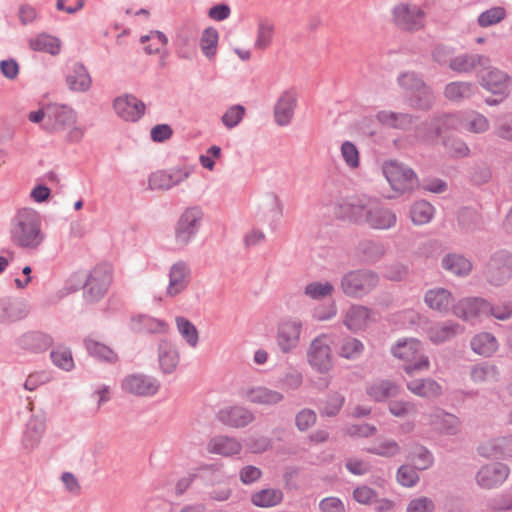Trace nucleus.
I'll use <instances>...</instances> for the list:
<instances>
[{"label": "nucleus", "mask_w": 512, "mask_h": 512, "mask_svg": "<svg viewBox=\"0 0 512 512\" xmlns=\"http://www.w3.org/2000/svg\"><path fill=\"white\" fill-rule=\"evenodd\" d=\"M29 46L33 51L56 56L60 53L61 41L50 34L40 33L29 40Z\"/></svg>", "instance_id": "43"}, {"label": "nucleus", "mask_w": 512, "mask_h": 512, "mask_svg": "<svg viewBox=\"0 0 512 512\" xmlns=\"http://www.w3.org/2000/svg\"><path fill=\"white\" fill-rule=\"evenodd\" d=\"M471 349L478 355L489 357L498 349L496 337L488 332H482L475 335L470 342Z\"/></svg>", "instance_id": "44"}, {"label": "nucleus", "mask_w": 512, "mask_h": 512, "mask_svg": "<svg viewBox=\"0 0 512 512\" xmlns=\"http://www.w3.org/2000/svg\"><path fill=\"white\" fill-rule=\"evenodd\" d=\"M434 510L435 503L427 496H418L411 499L406 507V512H433Z\"/></svg>", "instance_id": "64"}, {"label": "nucleus", "mask_w": 512, "mask_h": 512, "mask_svg": "<svg viewBox=\"0 0 512 512\" xmlns=\"http://www.w3.org/2000/svg\"><path fill=\"white\" fill-rule=\"evenodd\" d=\"M175 323L181 337L190 347L195 348L199 342V333L196 326L183 316H177Z\"/></svg>", "instance_id": "52"}, {"label": "nucleus", "mask_w": 512, "mask_h": 512, "mask_svg": "<svg viewBox=\"0 0 512 512\" xmlns=\"http://www.w3.org/2000/svg\"><path fill=\"white\" fill-rule=\"evenodd\" d=\"M373 321H375L374 311L359 304L351 305L344 318L345 326L353 332L365 329Z\"/></svg>", "instance_id": "28"}, {"label": "nucleus", "mask_w": 512, "mask_h": 512, "mask_svg": "<svg viewBox=\"0 0 512 512\" xmlns=\"http://www.w3.org/2000/svg\"><path fill=\"white\" fill-rule=\"evenodd\" d=\"M177 348L167 340H161L158 345V361L164 374H171L179 364Z\"/></svg>", "instance_id": "37"}, {"label": "nucleus", "mask_w": 512, "mask_h": 512, "mask_svg": "<svg viewBox=\"0 0 512 512\" xmlns=\"http://www.w3.org/2000/svg\"><path fill=\"white\" fill-rule=\"evenodd\" d=\"M50 358L55 366L67 372L71 371L75 366L72 352L65 346L53 348L50 352Z\"/></svg>", "instance_id": "54"}, {"label": "nucleus", "mask_w": 512, "mask_h": 512, "mask_svg": "<svg viewBox=\"0 0 512 512\" xmlns=\"http://www.w3.org/2000/svg\"><path fill=\"white\" fill-rule=\"evenodd\" d=\"M490 126L489 120L483 114L470 111L463 114L462 117V129L475 133L482 134L488 131Z\"/></svg>", "instance_id": "48"}, {"label": "nucleus", "mask_w": 512, "mask_h": 512, "mask_svg": "<svg viewBox=\"0 0 512 512\" xmlns=\"http://www.w3.org/2000/svg\"><path fill=\"white\" fill-rule=\"evenodd\" d=\"M490 446L494 456L512 458V435L495 438L490 442Z\"/></svg>", "instance_id": "63"}, {"label": "nucleus", "mask_w": 512, "mask_h": 512, "mask_svg": "<svg viewBox=\"0 0 512 512\" xmlns=\"http://www.w3.org/2000/svg\"><path fill=\"white\" fill-rule=\"evenodd\" d=\"M464 327L453 320L433 323L426 329L428 339L434 344H442L451 341L462 334Z\"/></svg>", "instance_id": "23"}, {"label": "nucleus", "mask_w": 512, "mask_h": 512, "mask_svg": "<svg viewBox=\"0 0 512 512\" xmlns=\"http://www.w3.org/2000/svg\"><path fill=\"white\" fill-rule=\"evenodd\" d=\"M397 481L403 487H414L419 482L417 469L409 465H401L397 470Z\"/></svg>", "instance_id": "60"}, {"label": "nucleus", "mask_w": 512, "mask_h": 512, "mask_svg": "<svg viewBox=\"0 0 512 512\" xmlns=\"http://www.w3.org/2000/svg\"><path fill=\"white\" fill-rule=\"evenodd\" d=\"M192 173L190 167H177L154 172L149 177V186L153 190H169L184 182Z\"/></svg>", "instance_id": "16"}, {"label": "nucleus", "mask_w": 512, "mask_h": 512, "mask_svg": "<svg viewBox=\"0 0 512 512\" xmlns=\"http://www.w3.org/2000/svg\"><path fill=\"white\" fill-rule=\"evenodd\" d=\"M396 25L404 30H419L424 26L425 13L417 5L400 4L393 9Z\"/></svg>", "instance_id": "18"}, {"label": "nucleus", "mask_w": 512, "mask_h": 512, "mask_svg": "<svg viewBox=\"0 0 512 512\" xmlns=\"http://www.w3.org/2000/svg\"><path fill=\"white\" fill-rule=\"evenodd\" d=\"M375 117L381 125L399 130H407L413 122L411 114L388 110L377 112Z\"/></svg>", "instance_id": "40"}, {"label": "nucleus", "mask_w": 512, "mask_h": 512, "mask_svg": "<svg viewBox=\"0 0 512 512\" xmlns=\"http://www.w3.org/2000/svg\"><path fill=\"white\" fill-rule=\"evenodd\" d=\"M245 108L240 104L229 107L223 114L221 120L227 129L235 128L243 119Z\"/></svg>", "instance_id": "61"}, {"label": "nucleus", "mask_w": 512, "mask_h": 512, "mask_svg": "<svg viewBox=\"0 0 512 512\" xmlns=\"http://www.w3.org/2000/svg\"><path fill=\"white\" fill-rule=\"evenodd\" d=\"M435 102L433 90L430 86L426 85L413 93L410 98V105L413 108L420 110H429Z\"/></svg>", "instance_id": "56"}, {"label": "nucleus", "mask_w": 512, "mask_h": 512, "mask_svg": "<svg viewBox=\"0 0 512 512\" xmlns=\"http://www.w3.org/2000/svg\"><path fill=\"white\" fill-rule=\"evenodd\" d=\"M297 107V93L294 89L283 91L274 105V120L280 127L288 126Z\"/></svg>", "instance_id": "20"}, {"label": "nucleus", "mask_w": 512, "mask_h": 512, "mask_svg": "<svg viewBox=\"0 0 512 512\" xmlns=\"http://www.w3.org/2000/svg\"><path fill=\"white\" fill-rule=\"evenodd\" d=\"M116 114L125 121L136 122L145 113V104L135 96L125 95L114 100Z\"/></svg>", "instance_id": "25"}, {"label": "nucleus", "mask_w": 512, "mask_h": 512, "mask_svg": "<svg viewBox=\"0 0 512 512\" xmlns=\"http://www.w3.org/2000/svg\"><path fill=\"white\" fill-rule=\"evenodd\" d=\"M29 314L27 303L19 298H0V323H13Z\"/></svg>", "instance_id": "26"}, {"label": "nucleus", "mask_w": 512, "mask_h": 512, "mask_svg": "<svg viewBox=\"0 0 512 512\" xmlns=\"http://www.w3.org/2000/svg\"><path fill=\"white\" fill-rule=\"evenodd\" d=\"M131 329L138 333L166 334L169 331V325L164 320L139 314L131 318Z\"/></svg>", "instance_id": "33"}, {"label": "nucleus", "mask_w": 512, "mask_h": 512, "mask_svg": "<svg viewBox=\"0 0 512 512\" xmlns=\"http://www.w3.org/2000/svg\"><path fill=\"white\" fill-rule=\"evenodd\" d=\"M9 239L17 248L38 251L46 240L41 215L32 208L17 210L10 220Z\"/></svg>", "instance_id": "2"}, {"label": "nucleus", "mask_w": 512, "mask_h": 512, "mask_svg": "<svg viewBox=\"0 0 512 512\" xmlns=\"http://www.w3.org/2000/svg\"><path fill=\"white\" fill-rule=\"evenodd\" d=\"M121 388L126 393L148 397L158 392L160 383L152 376L136 373L127 375L122 380Z\"/></svg>", "instance_id": "15"}, {"label": "nucleus", "mask_w": 512, "mask_h": 512, "mask_svg": "<svg viewBox=\"0 0 512 512\" xmlns=\"http://www.w3.org/2000/svg\"><path fill=\"white\" fill-rule=\"evenodd\" d=\"M219 32L214 27H207L202 31L199 46L203 55L212 61L218 52Z\"/></svg>", "instance_id": "45"}, {"label": "nucleus", "mask_w": 512, "mask_h": 512, "mask_svg": "<svg viewBox=\"0 0 512 512\" xmlns=\"http://www.w3.org/2000/svg\"><path fill=\"white\" fill-rule=\"evenodd\" d=\"M463 114H442L422 123L416 130V135L423 142H434L443 130L462 129Z\"/></svg>", "instance_id": "10"}, {"label": "nucleus", "mask_w": 512, "mask_h": 512, "mask_svg": "<svg viewBox=\"0 0 512 512\" xmlns=\"http://www.w3.org/2000/svg\"><path fill=\"white\" fill-rule=\"evenodd\" d=\"M383 174L391 188L398 193L411 192L418 186L416 173L410 167L396 160L384 163Z\"/></svg>", "instance_id": "9"}, {"label": "nucleus", "mask_w": 512, "mask_h": 512, "mask_svg": "<svg viewBox=\"0 0 512 512\" xmlns=\"http://www.w3.org/2000/svg\"><path fill=\"white\" fill-rule=\"evenodd\" d=\"M204 220L200 206L187 207L179 216L174 227V244L178 249L186 248L196 238Z\"/></svg>", "instance_id": "5"}, {"label": "nucleus", "mask_w": 512, "mask_h": 512, "mask_svg": "<svg viewBox=\"0 0 512 512\" xmlns=\"http://www.w3.org/2000/svg\"><path fill=\"white\" fill-rule=\"evenodd\" d=\"M68 88L73 92H87L92 85V78L87 68L80 62L74 63L65 77Z\"/></svg>", "instance_id": "32"}, {"label": "nucleus", "mask_w": 512, "mask_h": 512, "mask_svg": "<svg viewBox=\"0 0 512 512\" xmlns=\"http://www.w3.org/2000/svg\"><path fill=\"white\" fill-rule=\"evenodd\" d=\"M407 389L424 399H435L442 395V386L432 378H418L407 382Z\"/></svg>", "instance_id": "35"}, {"label": "nucleus", "mask_w": 512, "mask_h": 512, "mask_svg": "<svg viewBox=\"0 0 512 512\" xmlns=\"http://www.w3.org/2000/svg\"><path fill=\"white\" fill-rule=\"evenodd\" d=\"M332 344V335L323 333L315 337L307 349V361L319 374H326L333 368Z\"/></svg>", "instance_id": "7"}, {"label": "nucleus", "mask_w": 512, "mask_h": 512, "mask_svg": "<svg viewBox=\"0 0 512 512\" xmlns=\"http://www.w3.org/2000/svg\"><path fill=\"white\" fill-rule=\"evenodd\" d=\"M367 395L375 402H384L400 393V386L388 379H377L366 387Z\"/></svg>", "instance_id": "34"}, {"label": "nucleus", "mask_w": 512, "mask_h": 512, "mask_svg": "<svg viewBox=\"0 0 512 512\" xmlns=\"http://www.w3.org/2000/svg\"><path fill=\"white\" fill-rule=\"evenodd\" d=\"M478 92L477 84L470 81H452L444 87V97L452 103L460 104L470 100Z\"/></svg>", "instance_id": "31"}, {"label": "nucleus", "mask_w": 512, "mask_h": 512, "mask_svg": "<svg viewBox=\"0 0 512 512\" xmlns=\"http://www.w3.org/2000/svg\"><path fill=\"white\" fill-rule=\"evenodd\" d=\"M334 209L338 218L365 224L374 230H388L397 223L395 211L374 200L341 199L335 203Z\"/></svg>", "instance_id": "1"}, {"label": "nucleus", "mask_w": 512, "mask_h": 512, "mask_svg": "<svg viewBox=\"0 0 512 512\" xmlns=\"http://www.w3.org/2000/svg\"><path fill=\"white\" fill-rule=\"evenodd\" d=\"M490 303L480 297H467L459 300L453 306V314L470 323L486 317L489 314Z\"/></svg>", "instance_id": "13"}, {"label": "nucleus", "mask_w": 512, "mask_h": 512, "mask_svg": "<svg viewBox=\"0 0 512 512\" xmlns=\"http://www.w3.org/2000/svg\"><path fill=\"white\" fill-rule=\"evenodd\" d=\"M397 82L402 89L411 94L426 86L423 78L414 71L400 73Z\"/></svg>", "instance_id": "57"}, {"label": "nucleus", "mask_w": 512, "mask_h": 512, "mask_svg": "<svg viewBox=\"0 0 512 512\" xmlns=\"http://www.w3.org/2000/svg\"><path fill=\"white\" fill-rule=\"evenodd\" d=\"M191 270L184 261L175 262L169 270V283L166 294L169 297H175L182 293L189 285Z\"/></svg>", "instance_id": "24"}, {"label": "nucleus", "mask_w": 512, "mask_h": 512, "mask_svg": "<svg viewBox=\"0 0 512 512\" xmlns=\"http://www.w3.org/2000/svg\"><path fill=\"white\" fill-rule=\"evenodd\" d=\"M477 79L482 88L491 92L493 95H502L508 97L511 87V77L504 71L491 66L480 68L477 71Z\"/></svg>", "instance_id": "11"}, {"label": "nucleus", "mask_w": 512, "mask_h": 512, "mask_svg": "<svg viewBox=\"0 0 512 512\" xmlns=\"http://www.w3.org/2000/svg\"><path fill=\"white\" fill-rule=\"evenodd\" d=\"M274 25L268 20H260L257 25L254 48L264 51L272 44Z\"/></svg>", "instance_id": "51"}, {"label": "nucleus", "mask_w": 512, "mask_h": 512, "mask_svg": "<svg viewBox=\"0 0 512 512\" xmlns=\"http://www.w3.org/2000/svg\"><path fill=\"white\" fill-rule=\"evenodd\" d=\"M434 216V207L425 200L415 202L410 208V218L415 225L429 223Z\"/></svg>", "instance_id": "50"}, {"label": "nucleus", "mask_w": 512, "mask_h": 512, "mask_svg": "<svg viewBox=\"0 0 512 512\" xmlns=\"http://www.w3.org/2000/svg\"><path fill=\"white\" fill-rule=\"evenodd\" d=\"M483 277L494 286H501L512 277V253L498 250L491 254L483 271Z\"/></svg>", "instance_id": "8"}, {"label": "nucleus", "mask_w": 512, "mask_h": 512, "mask_svg": "<svg viewBox=\"0 0 512 512\" xmlns=\"http://www.w3.org/2000/svg\"><path fill=\"white\" fill-rule=\"evenodd\" d=\"M422 344L417 339L398 341L392 348L394 357L406 362L404 371L411 375L417 371L428 370L430 367L429 358L423 353Z\"/></svg>", "instance_id": "6"}, {"label": "nucleus", "mask_w": 512, "mask_h": 512, "mask_svg": "<svg viewBox=\"0 0 512 512\" xmlns=\"http://www.w3.org/2000/svg\"><path fill=\"white\" fill-rule=\"evenodd\" d=\"M429 423L445 435H457L461 430L460 419L456 415L440 408H436L429 415Z\"/></svg>", "instance_id": "30"}, {"label": "nucleus", "mask_w": 512, "mask_h": 512, "mask_svg": "<svg viewBox=\"0 0 512 512\" xmlns=\"http://www.w3.org/2000/svg\"><path fill=\"white\" fill-rule=\"evenodd\" d=\"M510 468L500 462L482 466L476 474V483L484 489H493L501 486L508 478Z\"/></svg>", "instance_id": "17"}, {"label": "nucleus", "mask_w": 512, "mask_h": 512, "mask_svg": "<svg viewBox=\"0 0 512 512\" xmlns=\"http://www.w3.org/2000/svg\"><path fill=\"white\" fill-rule=\"evenodd\" d=\"M74 280H77V283L67 286V292L71 293L83 288L85 300L95 303L106 294L112 282V273L108 266L98 265L86 277L85 282L84 277L77 273L70 278L68 285Z\"/></svg>", "instance_id": "3"}, {"label": "nucleus", "mask_w": 512, "mask_h": 512, "mask_svg": "<svg viewBox=\"0 0 512 512\" xmlns=\"http://www.w3.org/2000/svg\"><path fill=\"white\" fill-rule=\"evenodd\" d=\"M424 302L430 309L441 314L453 311V306L455 305L452 293L443 287L427 290L424 295Z\"/></svg>", "instance_id": "29"}, {"label": "nucleus", "mask_w": 512, "mask_h": 512, "mask_svg": "<svg viewBox=\"0 0 512 512\" xmlns=\"http://www.w3.org/2000/svg\"><path fill=\"white\" fill-rule=\"evenodd\" d=\"M494 134L506 141L512 142V115L500 116L494 123Z\"/></svg>", "instance_id": "62"}, {"label": "nucleus", "mask_w": 512, "mask_h": 512, "mask_svg": "<svg viewBox=\"0 0 512 512\" xmlns=\"http://www.w3.org/2000/svg\"><path fill=\"white\" fill-rule=\"evenodd\" d=\"M244 398L258 405L272 406L280 403L284 399V395L276 390L265 386H257L244 391Z\"/></svg>", "instance_id": "36"}, {"label": "nucleus", "mask_w": 512, "mask_h": 512, "mask_svg": "<svg viewBox=\"0 0 512 512\" xmlns=\"http://www.w3.org/2000/svg\"><path fill=\"white\" fill-rule=\"evenodd\" d=\"M345 398L339 393H333L328 398L322 402L320 406V413L324 416L332 417L339 413Z\"/></svg>", "instance_id": "59"}, {"label": "nucleus", "mask_w": 512, "mask_h": 512, "mask_svg": "<svg viewBox=\"0 0 512 512\" xmlns=\"http://www.w3.org/2000/svg\"><path fill=\"white\" fill-rule=\"evenodd\" d=\"M334 286L330 282H311L306 285L304 294L313 300H321L330 296Z\"/></svg>", "instance_id": "58"}, {"label": "nucleus", "mask_w": 512, "mask_h": 512, "mask_svg": "<svg viewBox=\"0 0 512 512\" xmlns=\"http://www.w3.org/2000/svg\"><path fill=\"white\" fill-rule=\"evenodd\" d=\"M408 458L413 462V467L420 471L430 468L434 463L433 454L422 445L415 446Z\"/></svg>", "instance_id": "53"}, {"label": "nucleus", "mask_w": 512, "mask_h": 512, "mask_svg": "<svg viewBox=\"0 0 512 512\" xmlns=\"http://www.w3.org/2000/svg\"><path fill=\"white\" fill-rule=\"evenodd\" d=\"M401 447L394 439L379 440L374 446L367 448V452L381 457L392 458L398 455Z\"/></svg>", "instance_id": "55"}, {"label": "nucleus", "mask_w": 512, "mask_h": 512, "mask_svg": "<svg viewBox=\"0 0 512 512\" xmlns=\"http://www.w3.org/2000/svg\"><path fill=\"white\" fill-rule=\"evenodd\" d=\"M488 62H490V58L482 54H455L451 63V71L457 74H477L480 68L488 67Z\"/></svg>", "instance_id": "21"}, {"label": "nucleus", "mask_w": 512, "mask_h": 512, "mask_svg": "<svg viewBox=\"0 0 512 512\" xmlns=\"http://www.w3.org/2000/svg\"><path fill=\"white\" fill-rule=\"evenodd\" d=\"M218 420L230 427L242 428L255 419L253 412L242 406H231L219 410L217 414Z\"/></svg>", "instance_id": "27"}, {"label": "nucleus", "mask_w": 512, "mask_h": 512, "mask_svg": "<svg viewBox=\"0 0 512 512\" xmlns=\"http://www.w3.org/2000/svg\"><path fill=\"white\" fill-rule=\"evenodd\" d=\"M336 347L338 355L347 360H356L364 352V344L352 336L341 338Z\"/></svg>", "instance_id": "46"}, {"label": "nucleus", "mask_w": 512, "mask_h": 512, "mask_svg": "<svg viewBox=\"0 0 512 512\" xmlns=\"http://www.w3.org/2000/svg\"><path fill=\"white\" fill-rule=\"evenodd\" d=\"M380 282L379 275L369 269L351 270L340 280L342 292L350 298L361 299L370 294Z\"/></svg>", "instance_id": "4"}, {"label": "nucleus", "mask_w": 512, "mask_h": 512, "mask_svg": "<svg viewBox=\"0 0 512 512\" xmlns=\"http://www.w3.org/2000/svg\"><path fill=\"white\" fill-rule=\"evenodd\" d=\"M442 268L458 277L468 276L472 270V263L462 254L448 253L441 260Z\"/></svg>", "instance_id": "39"}, {"label": "nucleus", "mask_w": 512, "mask_h": 512, "mask_svg": "<svg viewBox=\"0 0 512 512\" xmlns=\"http://www.w3.org/2000/svg\"><path fill=\"white\" fill-rule=\"evenodd\" d=\"M77 114L65 104L47 105V125L54 130H63L76 123Z\"/></svg>", "instance_id": "22"}, {"label": "nucleus", "mask_w": 512, "mask_h": 512, "mask_svg": "<svg viewBox=\"0 0 512 512\" xmlns=\"http://www.w3.org/2000/svg\"><path fill=\"white\" fill-rule=\"evenodd\" d=\"M54 343L53 337L45 332L32 330L18 336L14 345L28 354H40L47 351Z\"/></svg>", "instance_id": "14"}, {"label": "nucleus", "mask_w": 512, "mask_h": 512, "mask_svg": "<svg viewBox=\"0 0 512 512\" xmlns=\"http://www.w3.org/2000/svg\"><path fill=\"white\" fill-rule=\"evenodd\" d=\"M303 323L297 318L283 319L277 327L276 342L282 353L293 352L300 343Z\"/></svg>", "instance_id": "12"}, {"label": "nucleus", "mask_w": 512, "mask_h": 512, "mask_svg": "<svg viewBox=\"0 0 512 512\" xmlns=\"http://www.w3.org/2000/svg\"><path fill=\"white\" fill-rule=\"evenodd\" d=\"M470 378L477 384L494 382L498 379V371L492 364L480 363L471 367Z\"/></svg>", "instance_id": "49"}, {"label": "nucleus", "mask_w": 512, "mask_h": 512, "mask_svg": "<svg viewBox=\"0 0 512 512\" xmlns=\"http://www.w3.org/2000/svg\"><path fill=\"white\" fill-rule=\"evenodd\" d=\"M84 347L89 356L98 361L114 364L118 361L117 353L108 345L97 341L92 336L84 339Z\"/></svg>", "instance_id": "38"}, {"label": "nucleus", "mask_w": 512, "mask_h": 512, "mask_svg": "<svg viewBox=\"0 0 512 512\" xmlns=\"http://www.w3.org/2000/svg\"><path fill=\"white\" fill-rule=\"evenodd\" d=\"M283 500V492L276 488L261 489L251 495V502L262 508L273 507L280 504Z\"/></svg>", "instance_id": "47"}, {"label": "nucleus", "mask_w": 512, "mask_h": 512, "mask_svg": "<svg viewBox=\"0 0 512 512\" xmlns=\"http://www.w3.org/2000/svg\"><path fill=\"white\" fill-rule=\"evenodd\" d=\"M46 431V415L40 411L34 413L28 419L23 431L21 444L28 452L35 450Z\"/></svg>", "instance_id": "19"}, {"label": "nucleus", "mask_w": 512, "mask_h": 512, "mask_svg": "<svg viewBox=\"0 0 512 512\" xmlns=\"http://www.w3.org/2000/svg\"><path fill=\"white\" fill-rule=\"evenodd\" d=\"M357 252L365 262L373 264L385 255L386 248L381 241L364 239L359 242Z\"/></svg>", "instance_id": "42"}, {"label": "nucleus", "mask_w": 512, "mask_h": 512, "mask_svg": "<svg viewBox=\"0 0 512 512\" xmlns=\"http://www.w3.org/2000/svg\"><path fill=\"white\" fill-rule=\"evenodd\" d=\"M242 450L241 443L232 437L228 436H216L209 442V451L211 453L232 456L239 454Z\"/></svg>", "instance_id": "41"}]
</instances>
